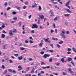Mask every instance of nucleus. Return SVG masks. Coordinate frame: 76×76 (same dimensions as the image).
Wrapping results in <instances>:
<instances>
[{
    "label": "nucleus",
    "instance_id": "nucleus-1",
    "mask_svg": "<svg viewBox=\"0 0 76 76\" xmlns=\"http://www.w3.org/2000/svg\"><path fill=\"white\" fill-rule=\"evenodd\" d=\"M65 34H66V32L64 31H62V33H61V36L62 37V38L64 39H66V37L65 36Z\"/></svg>",
    "mask_w": 76,
    "mask_h": 76
},
{
    "label": "nucleus",
    "instance_id": "nucleus-2",
    "mask_svg": "<svg viewBox=\"0 0 76 76\" xmlns=\"http://www.w3.org/2000/svg\"><path fill=\"white\" fill-rule=\"evenodd\" d=\"M32 29H37L38 28V25L35 24H33L32 27Z\"/></svg>",
    "mask_w": 76,
    "mask_h": 76
},
{
    "label": "nucleus",
    "instance_id": "nucleus-3",
    "mask_svg": "<svg viewBox=\"0 0 76 76\" xmlns=\"http://www.w3.org/2000/svg\"><path fill=\"white\" fill-rule=\"evenodd\" d=\"M50 56V55L48 54V55L47 54H45L43 56V57L45 58H47V57H49Z\"/></svg>",
    "mask_w": 76,
    "mask_h": 76
},
{
    "label": "nucleus",
    "instance_id": "nucleus-4",
    "mask_svg": "<svg viewBox=\"0 0 76 76\" xmlns=\"http://www.w3.org/2000/svg\"><path fill=\"white\" fill-rule=\"evenodd\" d=\"M9 34L10 35V36H11L12 37L13 36V31L12 30H10V31L9 32Z\"/></svg>",
    "mask_w": 76,
    "mask_h": 76
},
{
    "label": "nucleus",
    "instance_id": "nucleus-5",
    "mask_svg": "<svg viewBox=\"0 0 76 76\" xmlns=\"http://www.w3.org/2000/svg\"><path fill=\"white\" fill-rule=\"evenodd\" d=\"M44 40H45V41L46 42H51V41H50V40H49V39H50V38H47V39H44Z\"/></svg>",
    "mask_w": 76,
    "mask_h": 76
},
{
    "label": "nucleus",
    "instance_id": "nucleus-6",
    "mask_svg": "<svg viewBox=\"0 0 76 76\" xmlns=\"http://www.w3.org/2000/svg\"><path fill=\"white\" fill-rule=\"evenodd\" d=\"M43 42H44V41L43 40H42L41 41V42L39 44V46H41V47H42V45L44 44V43H43Z\"/></svg>",
    "mask_w": 76,
    "mask_h": 76
},
{
    "label": "nucleus",
    "instance_id": "nucleus-7",
    "mask_svg": "<svg viewBox=\"0 0 76 76\" xmlns=\"http://www.w3.org/2000/svg\"><path fill=\"white\" fill-rule=\"evenodd\" d=\"M39 16L40 17V18L41 19H43L44 18V16L43 15H39Z\"/></svg>",
    "mask_w": 76,
    "mask_h": 76
},
{
    "label": "nucleus",
    "instance_id": "nucleus-8",
    "mask_svg": "<svg viewBox=\"0 0 76 76\" xmlns=\"http://www.w3.org/2000/svg\"><path fill=\"white\" fill-rule=\"evenodd\" d=\"M23 58V57L22 56H19L18 57V59L19 60H21Z\"/></svg>",
    "mask_w": 76,
    "mask_h": 76
},
{
    "label": "nucleus",
    "instance_id": "nucleus-9",
    "mask_svg": "<svg viewBox=\"0 0 76 76\" xmlns=\"http://www.w3.org/2000/svg\"><path fill=\"white\" fill-rule=\"evenodd\" d=\"M72 49L74 52L76 53V48H75L73 47L72 48Z\"/></svg>",
    "mask_w": 76,
    "mask_h": 76
},
{
    "label": "nucleus",
    "instance_id": "nucleus-10",
    "mask_svg": "<svg viewBox=\"0 0 76 76\" xmlns=\"http://www.w3.org/2000/svg\"><path fill=\"white\" fill-rule=\"evenodd\" d=\"M58 18H59V16H57V17H56L54 19V20H57L58 19Z\"/></svg>",
    "mask_w": 76,
    "mask_h": 76
},
{
    "label": "nucleus",
    "instance_id": "nucleus-11",
    "mask_svg": "<svg viewBox=\"0 0 76 76\" xmlns=\"http://www.w3.org/2000/svg\"><path fill=\"white\" fill-rule=\"evenodd\" d=\"M5 35L3 34H2L1 35V38H5Z\"/></svg>",
    "mask_w": 76,
    "mask_h": 76
},
{
    "label": "nucleus",
    "instance_id": "nucleus-12",
    "mask_svg": "<svg viewBox=\"0 0 76 76\" xmlns=\"http://www.w3.org/2000/svg\"><path fill=\"white\" fill-rule=\"evenodd\" d=\"M6 47H7V45H4V50H6Z\"/></svg>",
    "mask_w": 76,
    "mask_h": 76
},
{
    "label": "nucleus",
    "instance_id": "nucleus-13",
    "mask_svg": "<svg viewBox=\"0 0 76 76\" xmlns=\"http://www.w3.org/2000/svg\"><path fill=\"white\" fill-rule=\"evenodd\" d=\"M68 70L71 73H72L73 72V71H72V69L71 68H69L68 69Z\"/></svg>",
    "mask_w": 76,
    "mask_h": 76
},
{
    "label": "nucleus",
    "instance_id": "nucleus-14",
    "mask_svg": "<svg viewBox=\"0 0 76 76\" xmlns=\"http://www.w3.org/2000/svg\"><path fill=\"white\" fill-rule=\"evenodd\" d=\"M70 1H68V2H67V3H66V4H65V6H68V5H69V3H70Z\"/></svg>",
    "mask_w": 76,
    "mask_h": 76
},
{
    "label": "nucleus",
    "instance_id": "nucleus-15",
    "mask_svg": "<svg viewBox=\"0 0 76 76\" xmlns=\"http://www.w3.org/2000/svg\"><path fill=\"white\" fill-rule=\"evenodd\" d=\"M66 10L68 12V13H72V12H71L70 10H69L68 9H66Z\"/></svg>",
    "mask_w": 76,
    "mask_h": 76
},
{
    "label": "nucleus",
    "instance_id": "nucleus-16",
    "mask_svg": "<svg viewBox=\"0 0 76 76\" xmlns=\"http://www.w3.org/2000/svg\"><path fill=\"white\" fill-rule=\"evenodd\" d=\"M68 60L69 61H72V58H69Z\"/></svg>",
    "mask_w": 76,
    "mask_h": 76
},
{
    "label": "nucleus",
    "instance_id": "nucleus-17",
    "mask_svg": "<svg viewBox=\"0 0 76 76\" xmlns=\"http://www.w3.org/2000/svg\"><path fill=\"white\" fill-rule=\"evenodd\" d=\"M34 70H35V68H33L32 69V70L31 71V73H34Z\"/></svg>",
    "mask_w": 76,
    "mask_h": 76
},
{
    "label": "nucleus",
    "instance_id": "nucleus-18",
    "mask_svg": "<svg viewBox=\"0 0 76 76\" xmlns=\"http://www.w3.org/2000/svg\"><path fill=\"white\" fill-rule=\"evenodd\" d=\"M8 71L9 72H10V73H13V71L12 70L10 69H9L8 70Z\"/></svg>",
    "mask_w": 76,
    "mask_h": 76
},
{
    "label": "nucleus",
    "instance_id": "nucleus-19",
    "mask_svg": "<svg viewBox=\"0 0 76 76\" xmlns=\"http://www.w3.org/2000/svg\"><path fill=\"white\" fill-rule=\"evenodd\" d=\"M64 15L65 16H67V17H69V16H70V14H64Z\"/></svg>",
    "mask_w": 76,
    "mask_h": 76
},
{
    "label": "nucleus",
    "instance_id": "nucleus-20",
    "mask_svg": "<svg viewBox=\"0 0 76 76\" xmlns=\"http://www.w3.org/2000/svg\"><path fill=\"white\" fill-rule=\"evenodd\" d=\"M42 9V8H41V6H39V11H41Z\"/></svg>",
    "mask_w": 76,
    "mask_h": 76
},
{
    "label": "nucleus",
    "instance_id": "nucleus-21",
    "mask_svg": "<svg viewBox=\"0 0 76 76\" xmlns=\"http://www.w3.org/2000/svg\"><path fill=\"white\" fill-rule=\"evenodd\" d=\"M25 48H23V47H20V50H25Z\"/></svg>",
    "mask_w": 76,
    "mask_h": 76
},
{
    "label": "nucleus",
    "instance_id": "nucleus-22",
    "mask_svg": "<svg viewBox=\"0 0 76 76\" xmlns=\"http://www.w3.org/2000/svg\"><path fill=\"white\" fill-rule=\"evenodd\" d=\"M58 2H59V3H60L61 4H63V3L61 2V1L60 0H58Z\"/></svg>",
    "mask_w": 76,
    "mask_h": 76
},
{
    "label": "nucleus",
    "instance_id": "nucleus-23",
    "mask_svg": "<svg viewBox=\"0 0 76 76\" xmlns=\"http://www.w3.org/2000/svg\"><path fill=\"white\" fill-rule=\"evenodd\" d=\"M14 55L15 56V57H18V56H19V54H15Z\"/></svg>",
    "mask_w": 76,
    "mask_h": 76
},
{
    "label": "nucleus",
    "instance_id": "nucleus-24",
    "mask_svg": "<svg viewBox=\"0 0 76 76\" xmlns=\"http://www.w3.org/2000/svg\"><path fill=\"white\" fill-rule=\"evenodd\" d=\"M64 58H62L61 59V61H62L63 63H64Z\"/></svg>",
    "mask_w": 76,
    "mask_h": 76
},
{
    "label": "nucleus",
    "instance_id": "nucleus-25",
    "mask_svg": "<svg viewBox=\"0 0 76 76\" xmlns=\"http://www.w3.org/2000/svg\"><path fill=\"white\" fill-rule=\"evenodd\" d=\"M49 52H50V53H53L54 52V51L53 50H50L49 51Z\"/></svg>",
    "mask_w": 76,
    "mask_h": 76
},
{
    "label": "nucleus",
    "instance_id": "nucleus-26",
    "mask_svg": "<svg viewBox=\"0 0 76 76\" xmlns=\"http://www.w3.org/2000/svg\"><path fill=\"white\" fill-rule=\"evenodd\" d=\"M4 5H5V7H6V6H7V2H6L5 3Z\"/></svg>",
    "mask_w": 76,
    "mask_h": 76
},
{
    "label": "nucleus",
    "instance_id": "nucleus-27",
    "mask_svg": "<svg viewBox=\"0 0 76 76\" xmlns=\"http://www.w3.org/2000/svg\"><path fill=\"white\" fill-rule=\"evenodd\" d=\"M40 53L42 55H43L44 54V52L43 51H42L40 52Z\"/></svg>",
    "mask_w": 76,
    "mask_h": 76
},
{
    "label": "nucleus",
    "instance_id": "nucleus-28",
    "mask_svg": "<svg viewBox=\"0 0 76 76\" xmlns=\"http://www.w3.org/2000/svg\"><path fill=\"white\" fill-rule=\"evenodd\" d=\"M62 43H63V41H61L59 42V44H61Z\"/></svg>",
    "mask_w": 76,
    "mask_h": 76
},
{
    "label": "nucleus",
    "instance_id": "nucleus-29",
    "mask_svg": "<svg viewBox=\"0 0 76 76\" xmlns=\"http://www.w3.org/2000/svg\"><path fill=\"white\" fill-rule=\"evenodd\" d=\"M41 65H44V64H45V63H44V62H41Z\"/></svg>",
    "mask_w": 76,
    "mask_h": 76
},
{
    "label": "nucleus",
    "instance_id": "nucleus-30",
    "mask_svg": "<svg viewBox=\"0 0 76 76\" xmlns=\"http://www.w3.org/2000/svg\"><path fill=\"white\" fill-rule=\"evenodd\" d=\"M27 7L26 6H24L23 7V9H26Z\"/></svg>",
    "mask_w": 76,
    "mask_h": 76
},
{
    "label": "nucleus",
    "instance_id": "nucleus-31",
    "mask_svg": "<svg viewBox=\"0 0 76 76\" xmlns=\"http://www.w3.org/2000/svg\"><path fill=\"white\" fill-rule=\"evenodd\" d=\"M9 61H10V63H13V61H12V60L11 59L10 60H9Z\"/></svg>",
    "mask_w": 76,
    "mask_h": 76
},
{
    "label": "nucleus",
    "instance_id": "nucleus-32",
    "mask_svg": "<svg viewBox=\"0 0 76 76\" xmlns=\"http://www.w3.org/2000/svg\"><path fill=\"white\" fill-rule=\"evenodd\" d=\"M25 76H31V74H26L25 75Z\"/></svg>",
    "mask_w": 76,
    "mask_h": 76
},
{
    "label": "nucleus",
    "instance_id": "nucleus-33",
    "mask_svg": "<svg viewBox=\"0 0 76 76\" xmlns=\"http://www.w3.org/2000/svg\"><path fill=\"white\" fill-rule=\"evenodd\" d=\"M10 7H8L7 9V10H10V9H11Z\"/></svg>",
    "mask_w": 76,
    "mask_h": 76
},
{
    "label": "nucleus",
    "instance_id": "nucleus-34",
    "mask_svg": "<svg viewBox=\"0 0 76 76\" xmlns=\"http://www.w3.org/2000/svg\"><path fill=\"white\" fill-rule=\"evenodd\" d=\"M14 31H12L13 32V33L16 32V29L15 28H14Z\"/></svg>",
    "mask_w": 76,
    "mask_h": 76
},
{
    "label": "nucleus",
    "instance_id": "nucleus-35",
    "mask_svg": "<svg viewBox=\"0 0 76 76\" xmlns=\"http://www.w3.org/2000/svg\"><path fill=\"white\" fill-rule=\"evenodd\" d=\"M44 27L42 26H40V29H43L44 28Z\"/></svg>",
    "mask_w": 76,
    "mask_h": 76
},
{
    "label": "nucleus",
    "instance_id": "nucleus-36",
    "mask_svg": "<svg viewBox=\"0 0 76 76\" xmlns=\"http://www.w3.org/2000/svg\"><path fill=\"white\" fill-rule=\"evenodd\" d=\"M13 15H16V12H13L12 13Z\"/></svg>",
    "mask_w": 76,
    "mask_h": 76
},
{
    "label": "nucleus",
    "instance_id": "nucleus-37",
    "mask_svg": "<svg viewBox=\"0 0 76 76\" xmlns=\"http://www.w3.org/2000/svg\"><path fill=\"white\" fill-rule=\"evenodd\" d=\"M57 47H58V48H60V46L58 44L57 45Z\"/></svg>",
    "mask_w": 76,
    "mask_h": 76
},
{
    "label": "nucleus",
    "instance_id": "nucleus-38",
    "mask_svg": "<svg viewBox=\"0 0 76 76\" xmlns=\"http://www.w3.org/2000/svg\"><path fill=\"white\" fill-rule=\"evenodd\" d=\"M28 2H25V4H26V5H28Z\"/></svg>",
    "mask_w": 76,
    "mask_h": 76
},
{
    "label": "nucleus",
    "instance_id": "nucleus-39",
    "mask_svg": "<svg viewBox=\"0 0 76 76\" xmlns=\"http://www.w3.org/2000/svg\"><path fill=\"white\" fill-rule=\"evenodd\" d=\"M71 63L72 64V65L74 66H75V64H74V63H73V62L71 61Z\"/></svg>",
    "mask_w": 76,
    "mask_h": 76
},
{
    "label": "nucleus",
    "instance_id": "nucleus-40",
    "mask_svg": "<svg viewBox=\"0 0 76 76\" xmlns=\"http://www.w3.org/2000/svg\"><path fill=\"white\" fill-rule=\"evenodd\" d=\"M67 50L69 51H71V49L70 48H68Z\"/></svg>",
    "mask_w": 76,
    "mask_h": 76
},
{
    "label": "nucleus",
    "instance_id": "nucleus-41",
    "mask_svg": "<svg viewBox=\"0 0 76 76\" xmlns=\"http://www.w3.org/2000/svg\"><path fill=\"white\" fill-rule=\"evenodd\" d=\"M53 60V59L51 58H50L49 59V61L50 62H52V61Z\"/></svg>",
    "mask_w": 76,
    "mask_h": 76
},
{
    "label": "nucleus",
    "instance_id": "nucleus-42",
    "mask_svg": "<svg viewBox=\"0 0 76 76\" xmlns=\"http://www.w3.org/2000/svg\"><path fill=\"white\" fill-rule=\"evenodd\" d=\"M29 42L30 44H32V43H33V42L31 40H30L29 41Z\"/></svg>",
    "mask_w": 76,
    "mask_h": 76
},
{
    "label": "nucleus",
    "instance_id": "nucleus-43",
    "mask_svg": "<svg viewBox=\"0 0 76 76\" xmlns=\"http://www.w3.org/2000/svg\"><path fill=\"white\" fill-rule=\"evenodd\" d=\"M63 74L64 75H67V74L66 73V72H63Z\"/></svg>",
    "mask_w": 76,
    "mask_h": 76
},
{
    "label": "nucleus",
    "instance_id": "nucleus-44",
    "mask_svg": "<svg viewBox=\"0 0 76 76\" xmlns=\"http://www.w3.org/2000/svg\"><path fill=\"white\" fill-rule=\"evenodd\" d=\"M50 46L52 47V48H54V47L53 46V44H51Z\"/></svg>",
    "mask_w": 76,
    "mask_h": 76
},
{
    "label": "nucleus",
    "instance_id": "nucleus-45",
    "mask_svg": "<svg viewBox=\"0 0 76 76\" xmlns=\"http://www.w3.org/2000/svg\"><path fill=\"white\" fill-rule=\"evenodd\" d=\"M14 20H16L17 19V17H15L13 18Z\"/></svg>",
    "mask_w": 76,
    "mask_h": 76
},
{
    "label": "nucleus",
    "instance_id": "nucleus-46",
    "mask_svg": "<svg viewBox=\"0 0 76 76\" xmlns=\"http://www.w3.org/2000/svg\"><path fill=\"white\" fill-rule=\"evenodd\" d=\"M36 5H33L32 6V7L33 8H34V7H36Z\"/></svg>",
    "mask_w": 76,
    "mask_h": 76
},
{
    "label": "nucleus",
    "instance_id": "nucleus-47",
    "mask_svg": "<svg viewBox=\"0 0 76 76\" xmlns=\"http://www.w3.org/2000/svg\"><path fill=\"white\" fill-rule=\"evenodd\" d=\"M20 7H18V8H17V10H20Z\"/></svg>",
    "mask_w": 76,
    "mask_h": 76
},
{
    "label": "nucleus",
    "instance_id": "nucleus-48",
    "mask_svg": "<svg viewBox=\"0 0 76 76\" xmlns=\"http://www.w3.org/2000/svg\"><path fill=\"white\" fill-rule=\"evenodd\" d=\"M67 54H71V52H67Z\"/></svg>",
    "mask_w": 76,
    "mask_h": 76
},
{
    "label": "nucleus",
    "instance_id": "nucleus-49",
    "mask_svg": "<svg viewBox=\"0 0 76 76\" xmlns=\"http://www.w3.org/2000/svg\"><path fill=\"white\" fill-rule=\"evenodd\" d=\"M29 60L30 61H32V60H33V59H32V58H29Z\"/></svg>",
    "mask_w": 76,
    "mask_h": 76
},
{
    "label": "nucleus",
    "instance_id": "nucleus-50",
    "mask_svg": "<svg viewBox=\"0 0 76 76\" xmlns=\"http://www.w3.org/2000/svg\"><path fill=\"white\" fill-rule=\"evenodd\" d=\"M13 72V73H16L17 72L16 71H15V70H13L12 71V72Z\"/></svg>",
    "mask_w": 76,
    "mask_h": 76
},
{
    "label": "nucleus",
    "instance_id": "nucleus-51",
    "mask_svg": "<svg viewBox=\"0 0 76 76\" xmlns=\"http://www.w3.org/2000/svg\"><path fill=\"white\" fill-rule=\"evenodd\" d=\"M53 27H54V28H56V25H55V24L53 23Z\"/></svg>",
    "mask_w": 76,
    "mask_h": 76
},
{
    "label": "nucleus",
    "instance_id": "nucleus-52",
    "mask_svg": "<svg viewBox=\"0 0 76 76\" xmlns=\"http://www.w3.org/2000/svg\"><path fill=\"white\" fill-rule=\"evenodd\" d=\"M50 13H51V14H52V15L53 14V11H52V10H50Z\"/></svg>",
    "mask_w": 76,
    "mask_h": 76
},
{
    "label": "nucleus",
    "instance_id": "nucleus-53",
    "mask_svg": "<svg viewBox=\"0 0 76 76\" xmlns=\"http://www.w3.org/2000/svg\"><path fill=\"white\" fill-rule=\"evenodd\" d=\"M60 63H58L56 64V66H60Z\"/></svg>",
    "mask_w": 76,
    "mask_h": 76
},
{
    "label": "nucleus",
    "instance_id": "nucleus-54",
    "mask_svg": "<svg viewBox=\"0 0 76 76\" xmlns=\"http://www.w3.org/2000/svg\"><path fill=\"white\" fill-rule=\"evenodd\" d=\"M25 42L26 44H28V42L27 40H26Z\"/></svg>",
    "mask_w": 76,
    "mask_h": 76
},
{
    "label": "nucleus",
    "instance_id": "nucleus-55",
    "mask_svg": "<svg viewBox=\"0 0 76 76\" xmlns=\"http://www.w3.org/2000/svg\"><path fill=\"white\" fill-rule=\"evenodd\" d=\"M18 69H21V68H22L21 67V66H18Z\"/></svg>",
    "mask_w": 76,
    "mask_h": 76
},
{
    "label": "nucleus",
    "instance_id": "nucleus-56",
    "mask_svg": "<svg viewBox=\"0 0 76 76\" xmlns=\"http://www.w3.org/2000/svg\"><path fill=\"white\" fill-rule=\"evenodd\" d=\"M2 69H4L5 68V67L4 66V65H3L2 66Z\"/></svg>",
    "mask_w": 76,
    "mask_h": 76
},
{
    "label": "nucleus",
    "instance_id": "nucleus-57",
    "mask_svg": "<svg viewBox=\"0 0 76 76\" xmlns=\"http://www.w3.org/2000/svg\"><path fill=\"white\" fill-rule=\"evenodd\" d=\"M2 28H4V27H5V26H4V25H3L2 26Z\"/></svg>",
    "mask_w": 76,
    "mask_h": 76
},
{
    "label": "nucleus",
    "instance_id": "nucleus-58",
    "mask_svg": "<svg viewBox=\"0 0 76 76\" xmlns=\"http://www.w3.org/2000/svg\"><path fill=\"white\" fill-rule=\"evenodd\" d=\"M66 34H69V31H67L66 32Z\"/></svg>",
    "mask_w": 76,
    "mask_h": 76
},
{
    "label": "nucleus",
    "instance_id": "nucleus-59",
    "mask_svg": "<svg viewBox=\"0 0 76 76\" xmlns=\"http://www.w3.org/2000/svg\"><path fill=\"white\" fill-rule=\"evenodd\" d=\"M41 73H39L38 74V76H41Z\"/></svg>",
    "mask_w": 76,
    "mask_h": 76
},
{
    "label": "nucleus",
    "instance_id": "nucleus-60",
    "mask_svg": "<svg viewBox=\"0 0 76 76\" xmlns=\"http://www.w3.org/2000/svg\"><path fill=\"white\" fill-rule=\"evenodd\" d=\"M50 32L51 33H53V32H54V31L52 29L51 30Z\"/></svg>",
    "mask_w": 76,
    "mask_h": 76
},
{
    "label": "nucleus",
    "instance_id": "nucleus-61",
    "mask_svg": "<svg viewBox=\"0 0 76 76\" xmlns=\"http://www.w3.org/2000/svg\"><path fill=\"white\" fill-rule=\"evenodd\" d=\"M7 72V69H6L5 71H4L5 73H6Z\"/></svg>",
    "mask_w": 76,
    "mask_h": 76
},
{
    "label": "nucleus",
    "instance_id": "nucleus-62",
    "mask_svg": "<svg viewBox=\"0 0 76 76\" xmlns=\"http://www.w3.org/2000/svg\"><path fill=\"white\" fill-rule=\"evenodd\" d=\"M54 75H56V76H58V74H57V73H53Z\"/></svg>",
    "mask_w": 76,
    "mask_h": 76
},
{
    "label": "nucleus",
    "instance_id": "nucleus-63",
    "mask_svg": "<svg viewBox=\"0 0 76 76\" xmlns=\"http://www.w3.org/2000/svg\"><path fill=\"white\" fill-rule=\"evenodd\" d=\"M29 38L30 39H32V40H33V38H32V37H30Z\"/></svg>",
    "mask_w": 76,
    "mask_h": 76
},
{
    "label": "nucleus",
    "instance_id": "nucleus-64",
    "mask_svg": "<svg viewBox=\"0 0 76 76\" xmlns=\"http://www.w3.org/2000/svg\"><path fill=\"white\" fill-rule=\"evenodd\" d=\"M31 17H32V15H30L29 16H28V18L29 19H31Z\"/></svg>",
    "mask_w": 76,
    "mask_h": 76
}]
</instances>
